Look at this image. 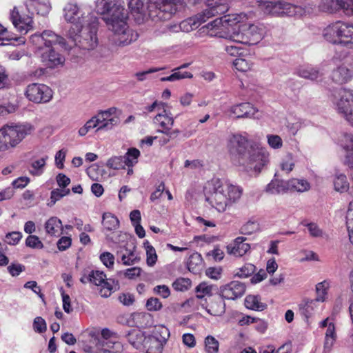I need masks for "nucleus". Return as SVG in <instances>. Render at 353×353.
Returning a JSON list of instances; mask_svg holds the SVG:
<instances>
[{"label": "nucleus", "mask_w": 353, "mask_h": 353, "mask_svg": "<svg viewBox=\"0 0 353 353\" xmlns=\"http://www.w3.org/2000/svg\"><path fill=\"white\" fill-rule=\"evenodd\" d=\"M173 73L168 77L161 78V81H176L183 79H191L192 78V74L188 72L178 71V69L173 70Z\"/></svg>", "instance_id": "44"}, {"label": "nucleus", "mask_w": 353, "mask_h": 353, "mask_svg": "<svg viewBox=\"0 0 353 353\" xmlns=\"http://www.w3.org/2000/svg\"><path fill=\"white\" fill-rule=\"evenodd\" d=\"M319 309V302L316 299H304L299 304V311L301 316L308 319Z\"/></svg>", "instance_id": "26"}, {"label": "nucleus", "mask_w": 353, "mask_h": 353, "mask_svg": "<svg viewBox=\"0 0 353 353\" xmlns=\"http://www.w3.org/2000/svg\"><path fill=\"white\" fill-rule=\"evenodd\" d=\"M245 305L247 308L262 311L266 307V305L261 302V299L258 296L248 295L245 299Z\"/></svg>", "instance_id": "36"}, {"label": "nucleus", "mask_w": 353, "mask_h": 353, "mask_svg": "<svg viewBox=\"0 0 353 353\" xmlns=\"http://www.w3.org/2000/svg\"><path fill=\"white\" fill-rule=\"evenodd\" d=\"M353 77V69L350 65L341 64L334 70L332 74V80L337 83H344Z\"/></svg>", "instance_id": "25"}, {"label": "nucleus", "mask_w": 353, "mask_h": 353, "mask_svg": "<svg viewBox=\"0 0 353 353\" xmlns=\"http://www.w3.org/2000/svg\"><path fill=\"white\" fill-rule=\"evenodd\" d=\"M70 192V189L57 188L52 190L50 193V202L48 205L50 206L54 205L57 201L69 194Z\"/></svg>", "instance_id": "47"}, {"label": "nucleus", "mask_w": 353, "mask_h": 353, "mask_svg": "<svg viewBox=\"0 0 353 353\" xmlns=\"http://www.w3.org/2000/svg\"><path fill=\"white\" fill-rule=\"evenodd\" d=\"M153 292L154 294L161 296L163 299L168 298L170 294V290L165 285H157L154 288Z\"/></svg>", "instance_id": "64"}, {"label": "nucleus", "mask_w": 353, "mask_h": 353, "mask_svg": "<svg viewBox=\"0 0 353 353\" xmlns=\"http://www.w3.org/2000/svg\"><path fill=\"white\" fill-rule=\"evenodd\" d=\"M123 347L120 342L101 339L98 341L94 349L90 353H121Z\"/></svg>", "instance_id": "22"}, {"label": "nucleus", "mask_w": 353, "mask_h": 353, "mask_svg": "<svg viewBox=\"0 0 353 353\" xmlns=\"http://www.w3.org/2000/svg\"><path fill=\"white\" fill-rule=\"evenodd\" d=\"M219 346V341L214 336H208L205 339V349L207 353H217Z\"/></svg>", "instance_id": "49"}, {"label": "nucleus", "mask_w": 353, "mask_h": 353, "mask_svg": "<svg viewBox=\"0 0 353 353\" xmlns=\"http://www.w3.org/2000/svg\"><path fill=\"white\" fill-rule=\"evenodd\" d=\"M117 111V108L114 107L100 111L79 128V135L84 137L92 129H96L97 132L112 130L120 122L119 118L115 115Z\"/></svg>", "instance_id": "8"}, {"label": "nucleus", "mask_w": 353, "mask_h": 353, "mask_svg": "<svg viewBox=\"0 0 353 353\" xmlns=\"http://www.w3.org/2000/svg\"><path fill=\"white\" fill-rule=\"evenodd\" d=\"M212 285H208L206 283H201L196 288V298L201 299L206 295H211Z\"/></svg>", "instance_id": "54"}, {"label": "nucleus", "mask_w": 353, "mask_h": 353, "mask_svg": "<svg viewBox=\"0 0 353 353\" xmlns=\"http://www.w3.org/2000/svg\"><path fill=\"white\" fill-rule=\"evenodd\" d=\"M143 1L144 0H130L128 3V7L138 23L143 22L145 17Z\"/></svg>", "instance_id": "32"}, {"label": "nucleus", "mask_w": 353, "mask_h": 353, "mask_svg": "<svg viewBox=\"0 0 353 353\" xmlns=\"http://www.w3.org/2000/svg\"><path fill=\"white\" fill-rule=\"evenodd\" d=\"M258 6L264 14L273 17L302 15L305 13H311L313 8L310 3L305 5L304 8L297 6L285 1H257Z\"/></svg>", "instance_id": "6"}, {"label": "nucleus", "mask_w": 353, "mask_h": 353, "mask_svg": "<svg viewBox=\"0 0 353 353\" xmlns=\"http://www.w3.org/2000/svg\"><path fill=\"white\" fill-rule=\"evenodd\" d=\"M91 283L101 287L99 294L102 297H109L112 292V285L106 278V275L99 270L90 272Z\"/></svg>", "instance_id": "19"}, {"label": "nucleus", "mask_w": 353, "mask_h": 353, "mask_svg": "<svg viewBox=\"0 0 353 353\" xmlns=\"http://www.w3.org/2000/svg\"><path fill=\"white\" fill-rule=\"evenodd\" d=\"M258 110L250 103H241L230 107L226 113L230 117L236 119L257 118Z\"/></svg>", "instance_id": "15"}, {"label": "nucleus", "mask_w": 353, "mask_h": 353, "mask_svg": "<svg viewBox=\"0 0 353 353\" xmlns=\"http://www.w3.org/2000/svg\"><path fill=\"white\" fill-rule=\"evenodd\" d=\"M282 171L290 173L294 168V160L292 154L286 155L281 161L280 164Z\"/></svg>", "instance_id": "52"}, {"label": "nucleus", "mask_w": 353, "mask_h": 353, "mask_svg": "<svg viewBox=\"0 0 353 353\" xmlns=\"http://www.w3.org/2000/svg\"><path fill=\"white\" fill-rule=\"evenodd\" d=\"M346 225L348 231L349 239L353 244V200L350 202L346 213Z\"/></svg>", "instance_id": "43"}, {"label": "nucleus", "mask_w": 353, "mask_h": 353, "mask_svg": "<svg viewBox=\"0 0 353 353\" xmlns=\"http://www.w3.org/2000/svg\"><path fill=\"white\" fill-rule=\"evenodd\" d=\"M164 68H152L145 71L138 72L134 74L137 81H143L147 79V76L150 74L159 72L163 70Z\"/></svg>", "instance_id": "63"}, {"label": "nucleus", "mask_w": 353, "mask_h": 353, "mask_svg": "<svg viewBox=\"0 0 353 353\" xmlns=\"http://www.w3.org/2000/svg\"><path fill=\"white\" fill-rule=\"evenodd\" d=\"M270 161V153L267 149L250 145L247 154L242 159L237 160L236 164L243 168L247 172H261Z\"/></svg>", "instance_id": "9"}, {"label": "nucleus", "mask_w": 353, "mask_h": 353, "mask_svg": "<svg viewBox=\"0 0 353 353\" xmlns=\"http://www.w3.org/2000/svg\"><path fill=\"white\" fill-rule=\"evenodd\" d=\"M244 14H228L219 17L202 27L203 32L210 37L223 38L234 43L254 45L263 37L262 30L256 25L244 23Z\"/></svg>", "instance_id": "1"}, {"label": "nucleus", "mask_w": 353, "mask_h": 353, "mask_svg": "<svg viewBox=\"0 0 353 353\" xmlns=\"http://www.w3.org/2000/svg\"><path fill=\"white\" fill-rule=\"evenodd\" d=\"M33 328L36 332H44L47 328L45 320L40 316L36 317L33 322Z\"/></svg>", "instance_id": "62"}, {"label": "nucleus", "mask_w": 353, "mask_h": 353, "mask_svg": "<svg viewBox=\"0 0 353 353\" xmlns=\"http://www.w3.org/2000/svg\"><path fill=\"white\" fill-rule=\"evenodd\" d=\"M134 247L132 248V250L126 249L125 252L122 254L121 261L125 265H131L137 263L140 258L137 256V254L134 252Z\"/></svg>", "instance_id": "41"}, {"label": "nucleus", "mask_w": 353, "mask_h": 353, "mask_svg": "<svg viewBox=\"0 0 353 353\" xmlns=\"http://www.w3.org/2000/svg\"><path fill=\"white\" fill-rule=\"evenodd\" d=\"M246 239L243 236L236 238L233 242L227 245V252L236 257L245 255L250 249V244L245 243Z\"/></svg>", "instance_id": "23"}, {"label": "nucleus", "mask_w": 353, "mask_h": 353, "mask_svg": "<svg viewBox=\"0 0 353 353\" xmlns=\"http://www.w3.org/2000/svg\"><path fill=\"white\" fill-rule=\"evenodd\" d=\"M10 20L14 28L21 34H26L32 28V16L22 14L17 7L10 12Z\"/></svg>", "instance_id": "17"}, {"label": "nucleus", "mask_w": 353, "mask_h": 353, "mask_svg": "<svg viewBox=\"0 0 353 353\" xmlns=\"http://www.w3.org/2000/svg\"><path fill=\"white\" fill-rule=\"evenodd\" d=\"M153 337L159 342L162 347L170 337V331L166 327L162 325H157L153 330Z\"/></svg>", "instance_id": "34"}, {"label": "nucleus", "mask_w": 353, "mask_h": 353, "mask_svg": "<svg viewBox=\"0 0 353 353\" xmlns=\"http://www.w3.org/2000/svg\"><path fill=\"white\" fill-rule=\"evenodd\" d=\"M100 260L104 265L108 268H110L114 265V256L110 252H105L100 255Z\"/></svg>", "instance_id": "61"}, {"label": "nucleus", "mask_w": 353, "mask_h": 353, "mask_svg": "<svg viewBox=\"0 0 353 353\" xmlns=\"http://www.w3.org/2000/svg\"><path fill=\"white\" fill-rule=\"evenodd\" d=\"M245 291L244 283L233 281L230 283L220 287L219 295L228 300H234L242 296Z\"/></svg>", "instance_id": "18"}, {"label": "nucleus", "mask_w": 353, "mask_h": 353, "mask_svg": "<svg viewBox=\"0 0 353 353\" xmlns=\"http://www.w3.org/2000/svg\"><path fill=\"white\" fill-rule=\"evenodd\" d=\"M341 40L348 41L345 44L351 43L353 47V24L343 22Z\"/></svg>", "instance_id": "42"}, {"label": "nucleus", "mask_w": 353, "mask_h": 353, "mask_svg": "<svg viewBox=\"0 0 353 353\" xmlns=\"http://www.w3.org/2000/svg\"><path fill=\"white\" fill-rule=\"evenodd\" d=\"M26 6L31 14L35 11L38 14L46 16L51 10V6L48 0H27Z\"/></svg>", "instance_id": "24"}, {"label": "nucleus", "mask_w": 353, "mask_h": 353, "mask_svg": "<svg viewBox=\"0 0 353 353\" xmlns=\"http://www.w3.org/2000/svg\"><path fill=\"white\" fill-rule=\"evenodd\" d=\"M330 287V281L325 280L318 283L315 287L316 298L319 302H325L327 299L328 290Z\"/></svg>", "instance_id": "35"}, {"label": "nucleus", "mask_w": 353, "mask_h": 353, "mask_svg": "<svg viewBox=\"0 0 353 353\" xmlns=\"http://www.w3.org/2000/svg\"><path fill=\"white\" fill-rule=\"evenodd\" d=\"M48 157L34 160L30 165V173L34 176H40L43 174Z\"/></svg>", "instance_id": "38"}, {"label": "nucleus", "mask_w": 353, "mask_h": 353, "mask_svg": "<svg viewBox=\"0 0 353 353\" xmlns=\"http://www.w3.org/2000/svg\"><path fill=\"white\" fill-rule=\"evenodd\" d=\"M63 16L72 24L68 32V39L83 50L94 49L98 43L97 17L91 13L85 14L77 4L73 3H68L64 7Z\"/></svg>", "instance_id": "3"}, {"label": "nucleus", "mask_w": 353, "mask_h": 353, "mask_svg": "<svg viewBox=\"0 0 353 353\" xmlns=\"http://www.w3.org/2000/svg\"><path fill=\"white\" fill-rule=\"evenodd\" d=\"M203 259L201 255L194 252L190 255L188 261V268L190 272L195 273L202 266Z\"/></svg>", "instance_id": "39"}, {"label": "nucleus", "mask_w": 353, "mask_h": 353, "mask_svg": "<svg viewBox=\"0 0 353 353\" xmlns=\"http://www.w3.org/2000/svg\"><path fill=\"white\" fill-rule=\"evenodd\" d=\"M219 0H207L208 8L203 14L195 17L188 18L180 23L181 30L189 32L197 28L201 23L205 22L207 19L216 14H221L227 11V6L225 3H219Z\"/></svg>", "instance_id": "11"}, {"label": "nucleus", "mask_w": 353, "mask_h": 353, "mask_svg": "<svg viewBox=\"0 0 353 353\" xmlns=\"http://www.w3.org/2000/svg\"><path fill=\"white\" fill-rule=\"evenodd\" d=\"M297 74L302 78L311 81H318L321 79L323 72L316 67L311 65L301 66L297 70Z\"/></svg>", "instance_id": "27"}, {"label": "nucleus", "mask_w": 353, "mask_h": 353, "mask_svg": "<svg viewBox=\"0 0 353 353\" xmlns=\"http://www.w3.org/2000/svg\"><path fill=\"white\" fill-rule=\"evenodd\" d=\"M343 22L336 21L327 26L323 32V37L332 43H346L348 41L341 40Z\"/></svg>", "instance_id": "20"}, {"label": "nucleus", "mask_w": 353, "mask_h": 353, "mask_svg": "<svg viewBox=\"0 0 353 353\" xmlns=\"http://www.w3.org/2000/svg\"><path fill=\"white\" fill-rule=\"evenodd\" d=\"M145 307L148 311L157 312L161 310L163 305L159 299L151 297L147 300Z\"/></svg>", "instance_id": "58"}, {"label": "nucleus", "mask_w": 353, "mask_h": 353, "mask_svg": "<svg viewBox=\"0 0 353 353\" xmlns=\"http://www.w3.org/2000/svg\"><path fill=\"white\" fill-rule=\"evenodd\" d=\"M30 41L36 48V54L40 57L43 64L48 68H55L63 65L65 59L55 51L54 46L59 44L65 49L71 48L66 46L65 39L51 30H44L42 33H36L30 37Z\"/></svg>", "instance_id": "5"}, {"label": "nucleus", "mask_w": 353, "mask_h": 353, "mask_svg": "<svg viewBox=\"0 0 353 353\" xmlns=\"http://www.w3.org/2000/svg\"><path fill=\"white\" fill-rule=\"evenodd\" d=\"M331 101L336 112L353 126V90L341 89Z\"/></svg>", "instance_id": "12"}, {"label": "nucleus", "mask_w": 353, "mask_h": 353, "mask_svg": "<svg viewBox=\"0 0 353 353\" xmlns=\"http://www.w3.org/2000/svg\"><path fill=\"white\" fill-rule=\"evenodd\" d=\"M26 245L33 249H42L43 243L36 235H29L26 239Z\"/></svg>", "instance_id": "57"}, {"label": "nucleus", "mask_w": 353, "mask_h": 353, "mask_svg": "<svg viewBox=\"0 0 353 353\" xmlns=\"http://www.w3.org/2000/svg\"><path fill=\"white\" fill-rule=\"evenodd\" d=\"M106 166L114 170H119L125 168L126 165L122 156H119L109 159L106 163Z\"/></svg>", "instance_id": "51"}, {"label": "nucleus", "mask_w": 353, "mask_h": 353, "mask_svg": "<svg viewBox=\"0 0 353 353\" xmlns=\"http://www.w3.org/2000/svg\"><path fill=\"white\" fill-rule=\"evenodd\" d=\"M320 11L334 12L340 9L345 10L347 14H353V0H321L319 4Z\"/></svg>", "instance_id": "16"}, {"label": "nucleus", "mask_w": 353, "mask_h": 353, "mask_svg": "<svg viewBox=\"0 0 353 353\" xmlns=\"http://www.w3.org/2000/svg\"><path fill=\"white\" fill-rule=\"evenodd\" d=\"M265 192L270 194H280L288 192V180L273 179L267 185Z\"/></svg>", "instance_id": "28"}, {"label": "nucleus", "mask_w": 353, "mask_h": 353, "mask_svg": "<svg viewBox=\"0 0 353 353\" xmlns=\"http://www.w3.org/2000/svg\"><path fill=\"white\" fill-rule=\"evenodd\" d=\"M184 0H148V15L154 21H167L183 9Z\"/></svg>", "instance_id": "7"}, {"label": "nucleus", "mask_w": 353, "mask_h": 353, "mask_svg": "<svg viewBox=\"0 0 353 353\" xmlns=\"http://www.w3.org/2000/svg\"><path fill=\"white\" fill-rule=\"evenodd\" d=\"M203 192L206 201L218 212H223L239 201L243 190L228 181L213 178L205 183Z\"/></svg>", "instance_id": "4"}, {"label": "nucleus", "mask_w": 353, "mask_h": 353, "mask_svg": "<svg viewBox=\"0 0 353 353\" xmlns=\"http://www.w3.org/2000/svg\"><path fill=\"white\" fill-rule=\"evenodd\" d=\"M143 247L146 251V263L148 265L153 266L157 260L156 250L148 240L143 242Z\"/></svg>", "instance_id": "40"}, {"label": "nucleus", "mask_w": 353, "mask_h": 353, "mask_svg": "<svg viewBox=\"0 0 353 353\" xmlns=\"http://www.w3.org/2000/svg\"><path fill=\"white\" fill-rule=\"evenodd\" d=\"M95 10L112 32L110 39L114 45L123 47L137 39V34L128 25V14L123 0H96Z\"/></svg>", "instance_id": "2"}, {"label": "nucleus", "mask_w": 353, "mask_h": 353, "mask_svg": "<svg viewBox=\"0 0 353 353\" xmlns=\"http://www.w3.org/2000/svg\"><path fill=\"white\" fill-rule=\"evenodd\" d=\"M25 95L32 102L48 103L52 98V90L44 84L31 83L27 86Z\"/></svg>", "instance_id": "14"}, {"label": "nucleus", "mask_w": 353, "mask_h": 353, "mask_svg": "<svg viewBox=\"0 0 353 353\" xmlns=\"http://www.w3.org/2000/svg\"><path fill=\"white\" fill-rule=\"evenodd\" d=\"M223 299L221 296L213 299L206 307L207 312L215 316H222L225 312V303Z\"/></svg>", "instance_id": "29"}, {"label": "nucleus", "mask_w": 353, "mask_h": 353, "mask_svg": "<svg viewBox=\"0 0 353 353\" xmlns=\"http://www.w3.org/2000/svg\"><path fill=\"white\" fill-rule=\"evenodd\" d=\"M44 228L48 234L58 236L62 232V221L57 216H52L46 221Z\"/></svg>", "instance_id": "30"}, {"label": "nucleus", "mask_w": 353, "mask_h": 353, "mask_svg": "<svg viewBox=\"0 0 353 353\" xmlns=\"http://www.w3.org/2000/svg\"><path fill=\"white\" fill-rule=\"evenodd\" d=\"M102 224L107 230H115L119 228V221L118 219L111 213H104L103 215Z\"/></svg>", "instance_id": "37"}, {"label": "nucleus", "mask_w": 353, "mask_h": 353, "mask_svg": "<svg viewBox=\"0 0 353 353\" xmlns=\"http://www.w3.org/2000/svg\"><path fill=\"white\" fill-rule=\"evenodd\" d=\"M267 140L269 146L273 149H280L283 146V141L279 135L268 134Z\"/></svg>", "instance_id": "59"}, {"label": "nucleus", "mask_w": 353, "mask_h": 353, "mask_svg": "<svg viewBox=\"0 0 353 353\" xmlns=\"http://www.w3.org/2000/svg\"><path fill=\"white\" fill-rule=\"evenodd\" d=\"M192 284L190 279L188 278H179L172 284V287L177 291H185L188 290Z\"/></svg>", "instance_id": "53"}, {"label": "nucleus", "mask_w": 353, "mask_h": 353, "mask_svg": "<svg viewBox=\"0 0 353 353\" xmlns=\"http://www.w3.org/2000/svg\"><path fill=\"white\" fill-rule=\"evenodd\" d=\"M151 315L146 312H136L132 314V319L138 327H145L148 325Z\"/></svg>", "instance_id": "45"}, {"label": "nucleus", "mask_w": 353, "mask_h": 353, "mask_svg": "<svg viewBox=\"0 0 353 353\" xmlns=\"http://www.w3.org/2000/svg\"><path fill=\"white\" fill-rule=\"evenodd\" d=\"M333 185L335 191L343 193L348 191L350 183L346 175L340 172H336L333 177Z\"/></svg>", "instance_id": "31"}, {"label": "nucleus", "mask_w": 353, "mask_h": 353, "mask_svg": "<svg viewBox=\"0 0 353 353\" xmlns=\"http://www.w3.org/2000/svg\"><path fill=\"white\" fill-rule=\"evenodd\" d=\"M310 188V183L305 179L294 178L288 180V191L304 192Z\"/></svg>", "instance_id": "33"}, {"label": "nucleus", "mask_w": 353, "mask_h": 353, "mask_svg": "<svg viewBox=\"0 0 353 353\" xmlns=\"http://www.w3.org/2000/svg\"><path fill=\"white\" fill-rule=\"evenodd\" d=\"M233 65L239 71L247 72L251 69L252 63L245 59L239 57L233 61Z\"/></svg>", "instance_id": "50"}, {"label": "nucleus", "mask_w": 353, "mask_h": 353, "mask_svg": "<svg viewBox=\"0 0 353 353\" xmlns=\"http://www.w3.org/2000/svg\"><path fill=\"white\" fill-rule=\"evenodd\" d=\"M229 147L236 151L239 160L242 159L249 150L248 139L241 134H232L229 139Z\"/></svg>", "instance_id": "21"}, {"label": "nucleus", "mask_w": 353, "mask_h": 353, "mask_svg": "<svg viewBox=\"0 0 353 353\" xmlns=\"http://www.w3.org/2000/svg\"><path fill=\"white\" fill-rule=\"evenodd\" d=\"M153 123L159 128L157 132L170 138H177L181 131L179 129L172 130L174 123V119L170 111L164 108L154 118Z\"/></svg>", "instance_id": "13"}, {"label": "nucleus", "mask_w": 353, "mask_h": 353, "mask_svg": "<svg viewBox=\"0 0 353 353\" xmlns=\"http://www.w3.org/2000/svg\"><path fill=\"white\" fill-rule=\"evenodd\" d=\"M22 238L20 232H12L6 234L5 241L10 245H17Z\"/></svg>", "instance_id": "60"}, {"label": "nucleus", "mask_w": 353, "mask_h": 353, "mask_svg": "<svg viewBox=\"0 0 353 353\" xmlns=\"http://www.w3.org/2000/svg\"><path fill=\"white\" fill-rule=\"evenodd\" d=\"M256 270L252 263H246L242 268H238L234 272V276L239 278H246L252 274Z\"/></svg>", "instance_id": "48"}, {"label": "nucleus", "mask_w": 353, "mask_h": 353, "mask_svg": "<svg viewBox=\"0 0 353 353\" xmlns=\"http://www.w3.org/2000/svg\"><path fill=\"white\" fill-rule=\"evenodd\" d=\"M259 228V225L256 221H249L241 228L240 231L243 234L249 235L257 231Z\"/></svg>", "instance_id": "56"}, {"label": "nucleus", "mask_w": 353, "mask_h": 353, "mask_svg": "<svg viewBox=\"0 0 353 353\" xmlns=\"http://www.w3.org/2000/svg\"><path fill=\"white\" fill-rule=\"evenodd\" d=\"M340 145L345 151L353 148V134L344 133L339 139Z\"/></svg>", "instance_id": "55"}, {"label": "nucleus", "mask_w": 353, "mask_h": 353, "mask_svg": "<svg viewBox=\"0 0 353 353\" xmlns=\"http://www.w3.org/2000/svg\"><path fill=\"white\" fill-rule=\"evenodd\" d=\"M140 155V152L136 148H130L128 152L122 156L126 166H132L137 162V158Z\"/></svg>", "instance_id": "46"}, {"label": "nucleus", "mask_w": 353, "mask_h": 353, "mask_svg": "<svg viewBox=\"0 0 353 353\" xmlns=\"http://www.w3.org/2000/svg\"><path fill=\"white\" fill-rule=\"evenodd\" d=\"M31 131L27 125H5L0 129V152L14 149Z\"/></svg>", "instance_id": "10"}]
</instances>
